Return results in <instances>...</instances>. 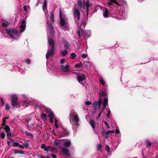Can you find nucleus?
I'll list each match as a JSON object with an SVG mask.
<instances>
[{"label":"nucleus","instance_id":"nucleus-1","mask_svg":"<svg viewBox=\"0 0 158 158\" xmlns=\"http://www.w3.org/2000/svg\"><path fill=\"white\" fill-rule=\"evenodd\" d=\"M48 42L51 48L48 51L46 54V57L47 59H48L51 56H52L55 51V43L53 40L52 38H49L48 39Z\"/></svg>","mask_w":158,"mask_h":158},{"label":"nucleus","instance_id":"nucleus-2","mask_svg":"<svg viewBox=\"0 0 158 158\" xmlns=\"http://www.w3.org/2000/svg\"><path fill=\"white\" fill-rule=\"evenodd\" d=\"M74 11L73 15L75 22L78 23L79 20L80 19V11L78 9H75L74 10Z\"/></svg>","mask_w":158,"mask_h":158},{"label":"nucleus","instance_id":"nucleus-3","mask_svg":"<svg viewBox=\"0 0 158 158\" xmlns=\"http://www.w3.org/2000/svg\"><path fill=\"white\" fill-rule=\"evenodd\" d=\"M76 114V113L74 112H72L71 114L70 115V117L71 116V118H72L73 116H74V121L75 122V125L77 127L79 125L78 122L79 121V119L78 118V115Z\"/></svg>","mask_w":158,"mask_h":158},{"label":"nucleus","instance_id":"nucleus-4","mask_svg":"<svg viewBox=\"0 0 158 158\" xmlns=\"http://www.w3.org/2000/svg\"><path fill=\"white\" fill-rule=\"evenodd\" d=\"M77 80L78 82L80 83H81V82L85 80L86 79V77L85 74L83 73L79 74L78 73H77Z\"/></svg>","mask_w":158,"mask_h":158},{"label":"nucleus","instance_id":"nucleus-5","mask_svg":"<svg viewBox=\"0 0 158 158\" xmlns=\"http://www.w3.org/2000/svg\"><path fill=\"white\" fill-rule=\"evenodd\" d=\"M48 27L50 30V34L53 35L54 34V29L52 24L49 21H47Z\"/></svg>","mask_w":158,"mask_h":158},{"label":"nucleus","instance_id":"nucleus-6","mask_svg":"<svg viewBox=\"0 0 158 158\" xmlns=\"http://www.w3.org/2000/svg\"><path fill=\"white\" fill-rule=\"evenodd\" d=\"M59 10V17L60 19V24L61 26H64L65 24V21L62 17V13L61 9H60Z\"/></svg>","mask_w":158,"mask_h":158},{"label":"nucleus","instance_id":"nucleus-7","mask_svg":"<svg viewBox=\"0 0 158 158\" xmlns=\"http://www.w3.org/2000/svg\"><path fill=\"white\" fill-rule=\"evenodd\" d=\"M61 152L66 157H69L70 156L69 150L66 148H63L61 149Z\"/></svg>","mask_w":158,"mask_h":158},{"label":"nucleus","instance_id":"nucleus-8","mask_svg":"<svg viewBox=\"0 0 158 158\" xmlns=\"http://www.w3.org/2000/svg\"><path fill=\"white\" fill-rule=\"evenodd\" d=\"M60 68L65 72H66L69 71V66L68 65H66L65 66L61 65L60 66Z\"/></svg>","mask_w":158,"mask_h":158},{"label":"nucleus","instance_id":"nucleus-9","mask_svg":"<svg viewBox=\"0 0 158 158\" xmlns=\"http://www.w3.org/2000/svg\"><path fill=\"white\" fill-rule=\"evenodd\" d=\"M115 3L118 6H121V4L119 3V2H118L117 1H109L107 2V4L109 6L112 5L113 3Z\"/></svg>","mask_w":158,"mask_h":158},{"label":"nucleus","instance_id":"nucleus-10","mask_svg":"<svg viewBox=\"0 0 158 158\" xmlns=\"http://www.w3.org/2000/svg\"><path fill=\"white\" fill-rule=\"evenodd\" d=\"M77 4L79 8L81 10V8H84L85 7V2L82 3V1H77Z\"/></svg>","mask_w":158,"mask_h":158},{"label":"nucleus","instance_id":"nucleus-11","mask_svg":"<svg viewBox=\"0 0 158 158\" xmlns=\"http://www.w3.org/2000/svg\"><path fill=\"white\" fill-rule=\"evenodd\" d=\"M89 1H87L85 3V6L86 8V12H87V14H88V13L89 11V7H91L92 5V4H90L89 2Z\"/></svg>","mask_w":158,"mask_h":158},{"label":"nucleus","instance_id":"nucleus-12","mask_svg":"<svg viewBox=\"0 0 158 158\" xmlns=\"http://www.w3.org/2000/svg\"><path fill=\"white\" fill-rule=\"evenodd\" d=\"M46 112L48 114V116L49 118H54L55 115L51 110H47Z\"/></svg>","mask_w":158,"mask_h":158},{"label":"nucleus","instance_id":"nucleus-13","mask_svg":"<svg viewBox=\"0 0 158 158\" xmlns=\"http://www.w3.org/2000/svg\"><path fill=\"white\" fill-rule=\"evenodd\" d=\"M62 42L64 44V46L65 49L69 48L70 45L69 43L66 40H62Z\"/></svg>","mask_w":158,"mask_h":158},{"label":"nucleus","instance_id":"nucleus-14","mask_svg":"<svg viewBox=\"0 0 158 158\" xmlns=\"http://www.w3.org/2000/svg\"><path fill=\"white\" fill-rule=\"evenodd\" d=\"M18 97L16 94H14L11 97V101L12 102H16L18 100Z\"/></svg>","mask_w":158,"mask_h":158},{"label":"nucleus","instance_id":"nucleus-15","mask_svg":"<svg viewBox=\"0 0 158 158\" xmlns=\"http://www.w3.org/2000/svg\"><path fill=\"white\" fill-rule=\"evenodd\" d=\"M9 29L10 31L13 34L15 35H17L18 34V31L15 29L14 28H11L10 29Z\"/></svg>","mask_w":158,"mask_h":158},{"label":"nucleus","instance_id":"nucleus-16","mask_svg":"<svg viewBox=\"0 0 158 158\" xmlns=\"http://www.w3.org/2000/svg\"><path fill=\"white\" fill-rule=\"evenodd\" d=\"M108 14L109 12L108 9L106 8H105V10L103 13V17L105 18H108L109 17Z\"/></svg>","mask_w":158,"mask_h":158},{"label":"nucleus","instance_id":"nucleus-17","mask_svg":"<svg viewBox=\"0 0 158 158\" xmlns=\"http://www.w3.org/2000/svg\"><path fill=\"white\" fill-rule=\"evenodd\" d=\"M11 103L12 105L13 108L15 107L19 108L20 107V105H19V103L18 102H12Z\"/></svg>","mask_w":158,"mask_h":158},{"label":"nucleus","instance_id":"nucleus-18","mask_svg":"<svg viewBox=\"0 0 158 158\" xmlns=\"http://www.w3.org/2000/svg\"><path fill=\"white\" fill-rule=\"evenodd\" d=\"M71 145V143L70 140L65 141L64 144V145L67 148L69 147Z\"/></svg>","mask_w":158,"mask_h":158},{"label":"nucleus","instance_id":"nucleus-19","mask_svg":"<svg viewBox=\"0 0 158 158\" xmlns=\"http://www.w3.org/2000/svg\"><path fill=\"white\" fill-rule=\"evenodd\" d=\"M13 152L15 154L19 153L21 154H25V152L22 150H19L15 149L13 150Z\"/></svg>","mask_w":158,"mask_h":158},{"label":"nucleus","instance_id":"nucleus-20","mask_svg":"<svg viewBox=\"0 0 158 158\" xmlns=\"http://www.w3.org/2000/svg\"><path fill=\"white\" fill-rule=\"evenodd\" d=\"M90 124L91 126L92 127V128L93 129H94L95 128V123L94 120L92 119H91L90 120Z\"/></svg>","mask_w":158,"mask_h":158},{"label":"nucleus","instance_id":"nucleus-21","mask_svg":"<svg viewBox=\"0 0 158 158\" xmlns=\"http://www.w3.org/2000/svg\"><path fill=\"white\" fill-rule=\"evenodd\" d=\"M108 103V99L106 98H105L103 100V106L106 107Z\"/></svg>","mask_w":158,"mask_h":158},{"label":"nucleus","instance_id":"nucleus-22","mask_svg":"<svg viewBox=\"0 0 158 158\" xmlns=\"http://www.w3.org/2000/svg\"><path fill=\"white\" fill-rule=\"evenodd\" d=\"M50 18L51 20V21L52 23H54V14L53 12H51L50 13Z\"/></svg>","mask_w":158,"mask_h":158},{"label":"nucleus","instance_id":"nucleus-23","mask_svg":"<svg viewBox=\"0 0 158 158\" xmlns=\"http://www.w3.org/2000/svg\"><path fill=\"white\" fill-rule=\"evenodd\" d=\"M99 97H100L101 98V97H105L106 96V94L104 91H102L99 94Z\"/></svg>","mask_w":158,"mask_h":158},{"label":"nucleus","instance_id":"nucleus-24","mask_svg":"<svg viewBox=\"0 0 158 158\" xmlns=\"http://www.w3.org/2000/svg\"><path fill=\"white\" fill-rule=\"evenodd\" d=\"M77 33L78 35V34H81V35H83V30L80 27L79 28V30L77 31Z\"/></svg>","mask_w":158,"mask_h":158},{"label":"nucleus","instance_id":"nucleus-25","mask_svg":"<svg viewBox=\"0 0 158 158\" xmlns=\"http://www.w3.org/2000/svg\"><path fill=\"white\" fill-rule=\"evenodd\" d=\"M5 30L6 31V32L9 35V36L11 37H13V38L14 37V36H13V35L12 34L13 33H11L9 29L6 28V29H5Z\"/></svg>","mask_w":158,"mask_h":158},{"label":"nucleus","instance_id":"nucleus-26","mask_svg":"<svg viewBox=\"0 0 158 158\" xmlns=\"http://www.w3.org/2000/svg\"><path fill=\"white\" fill-rule=\"evenodd\" d=\"M47 1H44L43 5V10L44 11L47 8Z\"/></svg>","mask_w":158,"mask_h":158},{"label":"nucleus","instance_id":"nucleus-27","mask_svg":"<svg viewBox=\"0 0 158 158\" xmlns=\"http://www.w3.org/2000/svg\"><path fill=\"white\" fill-rule=\"evenodd\" d=\"M102 145L100 143L98 144L97 145V149L98 151H100L101 150L102 148Z\"/></svg>","mask_w":158,"mask_h":158},{"label":"nucleus","instance_id":"nucleus-28","mask_svg":"<svg viewBox=\"0 0 158 158\" xmlns=\"http://www.w3.org/2000/svg\"><path fill=\"white\" fill-rule=\"evenodd\" d=\"M76 56V54L75 53H72L71 54L70 58L72 59H74Z\"/></svg>","mask_w":158,"mask_h":158},{"label":"nucleus","instance_id":"nucleus-29","mask_svg":"<svg viewBox=\"0 0 158 158\" xmlns=\"http://www.w3.org/2000/svg\"><path fill=\"white\" fill-rule=\"evenodd\" d=\"M26 26H20V27L21 28V29L19 31V32L20 33H22L26 29Z\"/></svg>","mask_w":158,"mask_h":158},{"label":"nucleus","instance_id":"nucleus-30","mask_svg":"<svg viewBox=\"0 0 158 158\" xmlns=\"http://www.w3.org/2000/svg\"><path fill=\"white\" fill-rule=\"evenodd\" d=\"M83 66V64L81 62H80L79 64H77L75 65V67L76 68H79Z\"/></svg>","mask_w":158,"mask_h":158},{"label":"nucleus","instance_id":"nucleus-31","mask_svg":"<svg viewBox=\"0 0 158 158\" xmlns=\"http://www.w3.org/2000/svg\"><path fill=\"white\" fill-rule=\"evenodd\" d=\"M99 103V99H98V101H95V102L93 105V108H97V106L98 105V104Z\"/></svg>","mask_w":158,"mask_h":158},{"label":"nucleus","instance_id":"nucleus-32","mask_svg":"<svg viewBox=\"0 0 158 158\" xmlns=\"http://www.w3.org/2000/svg\"><path fill=\"white\" fill-rule=\"evenodd\" d=\"M61 53L63 56H65L67 54L68 51L66 50H64L62 52H61Z\"/></svg>","mask_w":158,"mask_h":158},{"label":"nucleus","instance_id":"nucleus-33","mask_svg":"<svg viewBox=\"0 0 158 158\" xmlns=\"http://www.w3.org/2000/svg\"><path fill=\"white\" fill-rule=\"evenodd\" d=\"M99 81L102 86H104L105 85V83L104 81L102 78H100L99 79Z\"/></svg>","mask_w":158,"mask_h":158},{"label":"nucleus","instance_id":"nucleus-34","mask_svg":"<svg viewBox=\"0 0 158 158\" xmlns=\"http://www.w3.org/2000/svg\"><path fill=\"white\" fill-rule=\"evenodd\" d=\"M102 102V100L100 97L99 98V103L98 104V109H99L100 108L101 106Z\"/></svg>","mask_w":158,"mask_h":158},{"label":"nucleus","instance_id":"nucleus-35","mask_svg":"<svg viewBox=\"0 0 158 158\" xmlns=\"http://www.w3.org/2000/svg\"><path fill=\"white\" fill-rule=\"evenodd\" d=\"M4 129L6 132H9L10 131V127L7 125H6L5 126V127H4Z\"/></svg>","mask_w":158,"mask_h":158},{"label":"nucleus","instance_id":"nucleus-36","mask_svg":"<svg viewBox=\"0 0 158 158\" xmlns=\"http://www.w3.org/2000/svg\"><path fill=\"white\" fill-rule=\"evenodd\" d=\"M46 115L44 114L43 113L41 114V118L43 120H45L46 119Z\"/></svg>","mask_w":158,"mask_h":158},{"label":"nucleus","instance_id":"nucleus-37","mask_svg":"<svg viewBox=\"0 0 158 158\" xmlns=\"http://www.w3.org/2000/svg\"><path fill=\"white\" fill-rule=\"evenodd\" d=\"M24 133L26 135L28 136H31L32 137H33V136L32 134H31V133L28 131H25L24 132Z\"/></svg>","mask_w":158,"mask_h":158},{"label":"nucleus","instance_id":"nucleus-38","mask_svg":"<svg viewBox=\"0 0 158 158\" xmlns=\"http://www.w3.org/2000/svg\"><path fill=\"white\" fill-rule=\"evenodd\" d=\"M23 145H24V147L25 148H26L27 149L29 148V144L28 143H23Z\"/></svg>","mask_w":158,"mask_h":158},{"label":"nucleus","instance_id":"nucleus-39","mask_svg":"<svg viewBox=\"0 0 158 158\" xmlns=\"http://www.w3.org/2000/svg\"><path fill=\"white\" fill-rule=\"evenodd\" d=\"M21 26H26V23L25 20L23 19L22 21L21 25Z\"/></svg>","mask_w":158,"mask_h":158},{"label":"nucleus","instance_id":"nucleus-40","mask_svg":"<svg viewBox=\"0 0 158 158\" xmlns=\"http://www.w3.org/2000/svg\"><path fill=\"white\" fill-rule=\"evenodd\" d=\"M104 123L105 124V125H106L107 126V128H108V129L110 128V127L109 126V124L106 121H105L104 122Z\"/></svg>","mask_w":158,"mask_h":158},{"label":"nucleus","instance_id":"nucleus-41","mask_svg":"<svg viewBox=\"0 0 158 158\" xmlns=\"http://www.w3.org/2000/svg\"><path fill=\"white\" fill-rule=\"evenodd\" d=\"M5 109L7 110H10V107L9 105L7 103H6L5 104Z\"/></svg>","mask_w":158,"mask_h":158},{"label":"nucleus","instance_id":"nucleus-42","mask_svg":"<svg viewBox=\"0 0 158 158\" xmlns=\"http://www.w3.org/2000/svg\"><path fill=\"white\" fill-rule=\"evenodd\" d=\"M5 137V133L4 132H2V133H1V138L2 139H4Z\"/></svg>","mask_w":158,"mask_h":158},{"label":"nucleus","instance_id":"nucleus-43","mask_svg":"<svg viewBox=\"0 0 158 158\" xmlns=\"http://www.w3.org/2000/svg\"><path fill=\"white\" fill-rule=\"evenodd\" d=\"M54 143L56 146H57L59 144V140L57 139H56L54 142Z\"/></svg>","mask_w":158,"mask_h":158},{"label":"nucleus","instance_id":"nucleus-44","mask_svg":"<svg viewBox=\"0 0 158 158\" xmlns=\"http://www.w3.org/2000/svg\"><path fill=\"white\" fill-rule=\"evenodd\" d=\"M94 108V110L93 111H92V113L93 114H95L97 112L98 108Z\"/></svg>","mask_w":158,"mask_h":158},{"label":"nucleus","instance_id":"nucleus-45","mask_svg":"<svg viewBox=\"0 0 158 158\" xmlns=\"http://www.w3.org/2000/svg\"><path fill=\"white\" fill-rule=\"evenodd\" d=\"M105 150L107 152H109L110 151V147L107 145H106V147Z\"/></svg>","mask_w":158,"mask_h":158},{"label":"nucleus","instance_id":"nucleus-46","mask_svg":"<svg viewBox=\"0 0 158 158\" xmlns=\"http://www.w3.org/2000/svg\"><path fill=\"white\" fill-rule=\"evenodd\" d=\"M51 148V147L50 146H48L47 147H46L45 149H44V151H48Z\"/></svg>","mask_w":158,"mask_h":158},{"label":"nucleus","instance_id":"nucleus-47","mask_svg":"<svg viewBox=\"0 0 158 158\" xmlns=\"http://www.w3.org/2000/svg\"><path fill=\"white\" fill-rule=\"evenodd\" d=\"M64 132L65 135H68L69 134V132L67 131L66 130H64Z\"/></svg>","mask_w":158,"mask_h":158},{"label":"nucleus","instance_id":"nucleus-48","mask_svg":"<svg viewBox=\"0 0 158 158\" xmlns=\"http://www.w3.org/2000/svg\"><path fill=\"white\" fill-rule=\"evenodd\" d=\"M146 143L149 146H151L152 145V143L149 140H147L146 141Z\"/></svg>","mask_w":158,"mask_h":158},{"label":"nucleus","instance_id":"nucleus-49","mask_svg":"<svg viewBox=\"0 0 158 158\" xmlns=\"http://www.w3.org/2000/svg\"><path fill=\"white\" fill-rule=\"evenodd\" d=\"M8 25L9 24L7 23H2V26L5 27H7L8 26Z\"/></svg>","mask_w":158,"mask_h":158},{"label":"nucleus","instance_id":"nucleus-50","mask_svg":"<svg viewBox=\"0 0 158 158\" xmlns=\"http://www.w3.org/2000/svg\"><path fill=\"white\" fill-rule=\"evenodd\" d=\"M46 147V145L44 144H42L41 145V148H42L43 149H44H44H45Z\"/></svg>","mask_w":158,"mask_h":158},{"label":"nucleus","instance_id":"nucleus-51","mask_svg":"<svg viewBox=\"0 0 158 158\" xmlns=\"http://www.w3.org/2000/svg\"><path fill=\"white\" fill-rule=\"evenodd\" d=\"M26 63L28 64H30L31 63V61L30 59H27L26 60Z\"/></svg>","mask_w":158,"mask_h":158},{"label":"nucleus","instance_id":"nucleus-52","mask_svg":"<svg viewBox=\"0 0 158 158\" xmlns=\"http://www.w3.org/2000/svg\"><path fill=\"white\" fill-rule=\"evenodd\" d=\"M22 103L23 104H28L29 103V102L27 100H23L22 101Z\"/></svg>","mask_w":158,"mask_h":158},{"label":"nucleus","instance_id":"nucleus-53","mask_svg":"<svg viewBox=\"0 0 158 158\" xmlns=\"http://www.w3.org/2000/svg\"><path fill=\"white\" fill-rule=\"evenodd\" d=\"M87 55L85 54H82L81 55V57L83 58H85L87 57Z\"/></svg>","mask_w":158,"mask_h":158},{"label":"nucleus","instance_id":"nucleus-54","mask_svg":"<svg viewBox=\"0 0 158 158\" xmlns=\"http://www.w3.org/2000/svg\"><path fill=\"white\" fill-rule=\"evenodd\" d=\"M110 110H108V112H107V116L108 118H109V117L110 116Z\"/></svg>","mask_w":158,"mask_h":158},{"label":"nucleus","instance_id":"nucleus-55","mask_svg":"<svg viewBox=\"0 0 158 158\" xmlns=\"http://www.w3.org/2000/svg\"><path fill=\"white\" fill-rule=\"evenodd\" d=\"M23 9L25 11H27V6L26 5H24L23 6Z\"/></svg>","mask_w":158,"mask_h":158},{"label":"nucleus","instance_id":"nucleus-56","mask_svg":"<svg viewBox=\"0 0 158 158\" xmlns=\"http://www.w3.org/2000/svg\"><path fill=\"white\" fill-rule=\"evenodd\" d=\"M92 104L91 102L89 101H86L85 102V104L87 105H89Z\"/></svg>","mask_w":158,"mask_h":158},{"label":"nucleus","instance_id":"nucleus-57","mask_svg":"<svg viewBox=\"0 0 158 158\" xmlns=\"http://www.w3.org/2000/svg\"><path fill=\"white\" fill-rule=\"evenodd\" d=\"M106 132H105V131H102L101 132V134H102V135H103L104 136L105 135H106Z\"/></svg>","mask_w":158,"mask_h":158},{"label":"nucleus","instance_id":"nucleus-58","mask_svg":"<svg viewBox=\"0 0 158 158\" xmlns=\"http://www.w3.org/2000/svg\"><path fill=\"white\" fill-rule=\"evenodd\" d=\"M3 121V123H2V125L3 126L5 125L6 123V119L5 118H3L2 119Z\"/></svg>","mask_w":158,"mask_h":158},{"label":"nucleus","instance_id":"nucleus-59","mask_svg":"<svg viewBox=\"0 0 158 158\" xmlns=\"http://www.w3.org/2000/svg\"><path fill=\"white\" fill-rule=\"evenodd\" d=\"M14 145L15 147H17L19 146V143L17 142H14Z\"/></svg>","mask_w":158,"mask_h":158},{"label":"nucleus","instance_id":"nucleus-60","mask_svg":"<svg viewBox=\"0 0 158 158\" xmlns=\"http://www.w3.org/2000/svg\"><path fill=\"white\" fill-rule=\"evenodd\" d=\"M6 135L8 137H10L11 136V133L10 132H7Z\"/></svg>","mask_w":158,"mask_h":158},{"label":"nucleus","instance_id":"nucleus-61","mask_svg":"<svg viewBox=\"0 0 158 158\" xmlns=\"http://www.w3.org/2000/svg\"><path fill=\"white\" fill-rule=\"evenodd\" d=\"M51 156L53 158H56L57 157V156L54 154H52L51 155Z\"/></svg>","mask_w":158,"mask_h":158},{"label":"nucleus","instance_id":"nucleus-62","mask_svg":"<svg viewBox=\"0 0 158 158\" xmlns=\"http://www.w3.org/2000/svg\"><path fill=\"white\" fill-rule=\"evenodd\" d=\"M39 157L40 158H51L50 157H48V156H47V158L46 157H45L44 156H43L41 155L40 156L39 155Z\"/></svg>","mask_w":158,"mask_h":158},{"label":"nucleus","instance_id":"nucleus-63","mask_svg":"<svg viewBox=\"0 0 158 158\" xmlns=\"http://www.w3.org/2000/svg\"><path fill=\"white\" fill-rule=\"evenodd\" d=\"M50 149L52 151H54L56 150V148L54 147H51Z\"/></svg>","mask_w":158,"mask_h":158},{"label":"nucleus","instance_id":"nucleus-64","mask_svg":"<svg viewBox=\"0 0 158 158\" xmlns=\"http://www.w3.org/2000/svg\"><path fill=\"white\" fill-rule=\"evenodd\" d=\"M64 61L65 59H62L60 61V63L61 64H62L64 62Z\"/></svg>","mask_w":158,"mask_h":158}]
</instances>
